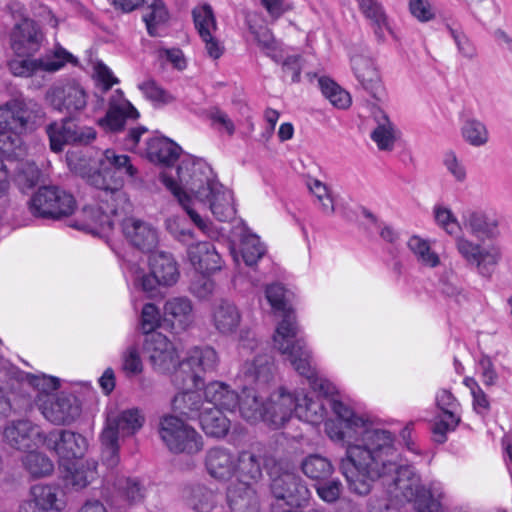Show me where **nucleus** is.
<instances>
[{
	"mask_svg": "<svg viewBox=\"0 0 512 512\" xmlns=\"http://www.w3.org/2000/svg\"><path fill=\"white\" fill-rule=\"evenodd\" d=\"M336 415L325 422V430L333 441L342 442L345 455L339 469L349 489L358 495H367L372 484L382 479L390 493L412 501L422 488L420 478L410 465H398L386 459L394 453L393 437L387 430L375 429L363 417L335 399H326Z\"/></svg>",
	"mask_w": 512,
	"mask_h": 512,
	"instance_id": "nucleus-1",
	"label": "nucleus"
},
{
	"mask_svg": "<svg viewBox=\"0 0 512 512\" xmlns=\"http://www.w3.org/2000/svg\"><path fill=\"white\" fill-rule=\"evenodd\" d=\"M266 298L277 311L284 313L273 337L274 347L286 356L299 375L305 377L310 387L325 397L333 396L335 386L327 379L318 377L316 369L312 366V357L306 344L298 336V326L295 317L287 307L285 289L281 284H272L266 288Z\"/></svg>",
	"mask_w": 512,
	"mask_h": 512,
	"instance_id": "nucleus-2",
	"label": "nucleus"
},
{
	"mask_svg": "<svg viewBox=\"0 0 512 512\" xmlns=\"http://www.w3.org/2000/svg\"><path fill=\"white\" fill-rule=\"evenodd\" d=\"M282 451V445L275 440L256 443L251 450L239 453L236 471L240 482L247 487L258 483L263 478L262 469L266 470V457L281 455ZM229 507L231 512H257L255 491L247 488L244 494L229 495Z\"/></svg>",
	"mask_w": 512,
	"mask_h": 512,
	"instance_id": "nucleus-3",
	"label": "nucleus"
},
{
	"mask_svg": "<svg viewBox=\"0 0 512 512\" xmlns=\"http://www.w3.org/2000/svg\"><path fill=\"white\" fill-rule=\"evenodd\" d=\"M266 472L270 477V490L277 501L290 507H301L308 503L311 492L303 478L295 473L291 459L284 454L266 457Z\"/></svg>",
	"mask_w": 512,
	"mask_h": 512,
	"instance_id": "nucleus-4",
	"label": "nucleus"
},
{
	"mask_svg": "<svg viewBox=\"0 0 512 512\" xmlns=\"http://www.w3.org/2000/svg\"><path fill=\"white\" fill-rule=\"evenodd\" d=\"M144 421V416L137 408L107 416L105 427L100 434L101 461L107 468H115L120 461V436L135 434L143 426Z\"/></svg>",
	"mask_w": 512,
	"mask_h": 512,
	"instance_id": "nucleus-5",
	"label": "nucleus"
},
{
	"mask_svg": "<svg viewBox=\"0 0 512 512\" xmlns=\"http://www.w3.org/2000/svg\"><path fill=\"white\" fill-rule=\"evenodd\" d=\"M168 172L173 173L177 186L185 194H192L198 201L211 196L214 186L220 183L209 164L199 158H185L175 169L161 173Z\"/></svg>",
	"mask_w": 512,
	"mask_h": 512,
	"instance_id": "nucleus-6",
	"label": "nucleus"
},
{
	"mask_svg": "<svg viewBox=\"0 0 512 512\" xmlns=\"http://www.w3.org/2000/svg\"><path fill=\"white\" fill-rule=\"evenodd\" d=\"M30 213L36 218L61 220L76 209L74 196L58 186H42L28 202Z\"/></svg>",
	"mask_w": 512,
	"mask_h": 512,
	"instance_id": "nucleus-7",
	"label": "nucleus"
},
{
	"mask_svg": "<svg viewBox=\"0 0 512 512\" xmlns=\"http://www.w3.org/2000/svg\"><path fill=\"white\" fill-rule=\"evenodd\" d=\"M158 432L167 448L175 454H196L203 449L201 435L174 415L161 418Z\"/></svg>",
	"mask_w": 512,
	"mask_h": 512,
	"instance_id": "nucleus-8",
	"label": "nucleus"
},
{
	"mask_svg": "<svg viewBox=\"0 0 512 512\" xmlns=\"http://www.w3.org/2000/svg\"><path fill=\"white\" fill-rule=\"evenodd\" d=\"M21 57L8 62L9 71L14 76L31 77L38 72L53 73L61 69L67 62H76L74 56L62 47H56L36 59Z\"/></svg>",
	"mask_w": 512,
	"mask_h": 512,
	"instance_id": "nucleus-9",
	"label": "nucleus"
},
{
	"mask_svg": "<svg viewBox=\"0 0 512 512\" xmlns=\"http://www.w3.org/2000/svg\"><path fill=\"white\" fill-rule=\"evenodd\" d=\"M43 113L40 107H30L22 100L14 99L0 106V128H17L26 126H44L58 128L56 122L43 123Z\"/></svg>",
	"mask_w": 512,
	"mask_h": 512,
	"instance_id": "nucleus-10",
	"label": "nucleus"
},
{
	"mask_svg": "<svg viewBox=\"0 0 512 512\" xmlns=\"http://www.w3.org/2000/svg\"><path fill=\"white\" fill-rule=\"evenodd\" d=\"M43 446L53 451L60 460L70 462L81 459L85 455L88 442L80 433L66 429H53L43 438Z\"/></svg>",
	"mask_w": 512,
	"mask_h": 512,
	"instance_id": "nucleus-11",
	"label": "nucleus"
},
{
	"mask_svg": "<svg viewBox=\"0 0 512 512\" xmlns=\"http://www.w3.org/2000/svg\"><path fill=\"white\" fill-rule=\"evenodd\" d=\"M456 248L466 263L475 266L478 273L486 278L491 277L501 258L498 247L483 248L480 244L474 243L465 237L456 239Z\"/></svg>",
	"mask_w": 512,
	"mask_h": 512,
	"instance_id": "nucleus-12",
	"label": "nucleus"
},
{
	"mask_svg": "<svg viewBox=\"0 0 512 512\" xmlns=\"http://www.w3.org/2000/svg\"><path fill=\"white\" fill-rule=\"evenodd\" d=\"M144 350L153 369L161 374L171 373L179 362L173 343L162 333L147 336Z\"/></svg>",
	"mask_w": 512,
	"mask_h": 512,
	"instance_id": "nucleus-13",
	"label": "nucleus"
},
{
	"mask_svg": "<svg viewBox=\"0 0 512 512\" xmlns=\"http://www.w3.org/2000/svg\"><path fill=\"white\" fill-rule=\"evenodd\" d=\"M46 98L55 109L66 110L70 114L84 109L87 104V94L76 81H67L52 86L47 91Z\"/></svg>",
	"mask_w": 512,
	"mask_h": 512,
	"instance_id": "nucleus-14",
	"label": "nucleus"
},
{
	"mask_svg": "<svg viewBox=\"0 0 512 512\" xmlns=\"http://www.w3.org/2000/svg\"><path fill=\"white\" fill-rule=\"evenodd\" d=\"M296 400L298 395L280 387L265 403L263 421L273 429L283 427L293 414L296 416Z\"/></svg>",
	"mask_w": 512,
	"mask_h": 512,
	"instance_id": "nucleus-15",
	"label": "nucleus"
},
{
	"mask_svg": "<svg viewBox=\"0 0 512 512\" xmlns=\"http://www.w3.org/2000/svg\"><path fill=\"white\" fill-rule=\"evenodd\" d=\"M193 322V306L187 297H174L167 300L163 307L162 329L173 335H180Z\"/></svg>",
	"mask_w": 512,
	"mask_h": 512,
	"instance_id": "nucleus-16",
	"label": "nucleus"
},
{
	"mask_svg": "<svg viewBox=\"0 0 512 512\" xmlns=\"http://www.w3.org/2000/svg\"><path fill=\"white\" fill-rule=\"evenodd\" d=\"M3 435L6 443L12 448L28 451L43 445V438L47 433L29 420H18L8 425Z\"/></svg>",
	"mask_w": 512,
	"mask_h": 512,
	"instance_id": "nucleus-17",
	"label": "nucleus"
},
{
	"mask_svg": "<svg viewBox=\"0 0 512 512\" xmlns=\"http://www.w3.org/2000/svg\"><path fill=\"white\" fill-rule=\"evenodd\" d=\"M80 413L78 399L72 394L61 393L48 397L42 405L43 416L55 425H69Z\"/></svg>",
	"mask_w": 512,
	"mask_h": 512,
	"instance_id": "nucleus-18",
	"label": "nucleus"
},
{
	"mask_svg": "<svg viewBox=\"0 0 512 512\" xmlns=\"http://www.w3.org/2000/svg\"><path fill=\"white\" fill-rule=\"evenodd\" d=\"M245 384L265 389L276 374L274 357L271 353H259L252 361H246L241 368Z\"/></svg>",
	"mask_w": 512,
	"mask_h": 512,
	"instance_id": "nucleus-19",
	"label": "nucleus"
},
{
	"mask_svg": "<svg viewBox=\"0 0 512 512\" xmlns=\"http://www.w3.org/2000/svg\"><path fill=\"white\" fill-rule=\"evenodd\" d=\"M127 182L122 176L116 173L112 167L104 163L103 159L99 160V168L96 169V174L92 176L91 186L109 193L113 201L121 204V210L125 211L126 206L130 207L127 195L122 191V188Z\"/></svg>",
	"mask_w": 512,
	"mask_h": 512,
	"instance_id": "nucleus-20",
	"label": "nucleus"
},
{
	"mask_svg": "<svg viewBox=\"0 0 512 512\" xmlns=\"http://www.w3.org/2000/svg\"><path fill=\"white\" fill-rule=\"evenodd\" d=\"M121 228L129 244L142 252H152L158 245L157 230L145 221L126 218L122 221Z\"/></svg>",
	"mask_w": 512,
	"mask_h": 512,
	"instance_id": "nucleus-21",
	"label": "nucleus"
},
{
	"mask_svg": "<svg viewBox=\"0 0 512 512\" xmlns=\"http://www.w3.org/2000/svg\"><path fill=\"white\" fill-rule=\"evenodd\" d=\"M42 34L33 20L23 18L17 22L11 33V47L18 56H28L35 53L41 44Z\"/></svg>",
	"mask_w": 512,
	"mask_h": 512,
	"instance_id": "nucleus-22",
	"label": "nucleus"
},
{
	"mask_svg": "<svg viewBox=\"0 0 512 512\" xmlns=\"http://www.w3.org/2000/svg\"><path fill=\"white\" fill-rule=\"evenodd\" d=\"M351 66L361 86L373 97L377 98L383 91L382 81L374 60L363 53L351 58Z\"/></svg>",
	"mask_w": 512,
	"mask_h": 512,
	"instance_id": "nucleus-23",
	"label": "nucleus"
},
{
	"mask_svg": "<svg viewBox=\"0 0 512 512\" xmlns=\"http://www.w3.org/2000/svg\"><path fill=\"white\" fill-rule=\"evenodd\" d=\"M187 255L193 267L201 274L214 273L222 268V258L210 241L189 245Z\"/></svg>",
	"mask_w": 512,
	"mask_h": 512,
	"instance_id": "nucleus-24",
	"label": "nucleus"
},
{
	"mask_svg": "<svg viewBox=\"0 0 512 512\" xmlns=\"http://www.w3.org/2000/svg\"><path fill=\"white\" fill-rule=\"evenodd\" d=\"M20 376L22 374L19 372L10 379L0 381V418H7L12 413H21L31 406V397L16 393Z\"/></svg>",
	"mask_w": 512,
	"mask_h": 512,
	"instance_id": "nucleus-25",
	"label": "nucleus"
},
{
	"mask_svg": "<svg viewBox=\"0 0 512 512\" xmlns=\"http://www.w3.org/2000/svg\"><path fill=\"white\" fill-rule=\"evenodd\" d=\"M119 209L121 210V204L119 203L112 205V207L108 211H105L100 206H85L82 210V221H76L71 226L80 230H87L90 232H94L97 229H112L113 221L111 215L117 214Z\"/></svg>",
	"mask_w": 512,
	"mask_h": 512,
	"instance_id": "nucleus-26",
	"label": "nucleus"
},
{
	"mask_svg": "<svg viewBox=\"0 0 512 512\" xmlns=\"http://www.w3.org/2000/svg\"><path fill=\"white\" fill-rule=\"evenodd\" d=\"M181 147L167 137H155L147 143V157L151 162L163 164L165 170L174 169L172 165L177 161Z\"/></svg>",
	"mask_w": 512,
	"mask_h": 512,
	"instance_id": "nucleus-27",
	"label": "nucleus"
},
{
	"mask_svg": "<svg viewBox=\"0 0 512 512\" xmlns=\"http://www.w3.org/2000/svg\"><path fill=\"white\" fill-rule=\"evenodd\" d=\"M50 148L53 152H62L66 145L85 146L92 143L96 139V131L88 130H46Z\"/></svg>",
	"mask_w": 512,
	"mask_h": 512,
	"instance_id": "nucleus-28",
	"label": "nucleus"
},
{
	"mask_svg": "<svg viewBox=\"0 0 512 512\" xmlns=\"http://www.w3.org/2000/svg\"><path fill=\"white\" fill-rule=\"evenodd\" d=\"M259 390L257 387L245 384L237 404L241 416L252 423L259 420L263 421L265 413V403Z\"/></svg>",
	"mask_w": 512,
	"mask_h": 512,
	"instance_id": "nucleus-29",
	"label": "nucleus"
},
{
	"mask_svg": "<svg viewBox=\"0 0 512 512\" xmlns=\"http://www.w3.org/2000/svg\"><path fill=\"white\" fill-rule=\"evenodd\" d=\"M149 266L162 286H172L179 278V270L173 256L167 252H156L149 257Z\"/></svg>",
	"mask_w": 512,
	"mask_h": 512,
	"instance_id": "nucleus-30",
	"label": "nucleus"
},
{
	"mask_svg": "<svg viewBox=\"0 0 512 512\" xmlns=\"http://www.w3.org/2000/svg\"><path fill=\"white\" fill-rule=\"evenodd\" d=\"M200 202L208 204L213 215L222 222L228 221L235 216V209L232 204V193L224 189V186L219 183L214 186L211 191V196Z\"/></svg>",
	"mask_w": 512,
	"mask_h": 512,
	"instance_id": "nucleus-31",
	"label": "nucleus"
},
{
	"mask_svg": "<svg viewBox=\"0 0 512 512\" xmlns=\"http://www.w3.org/2000/svg\"><path fill=\"white\" fill-rule=\"evenodd\" d=\"M204 396L207 402L214 404L213 408L233 411L238 404L239 395L223 383L214 381L204 388Z\"/></svg>",
	"mask_w": 512,
	"mask_h": 512,
	"instance_id": "nucleus-32",
	"label": "nucleus"
},
{
	"mask_svg": "<svg viewBox=\"0 0 512 512\" xmlns=\"http://www.w3.org/2000/svg\"><path fill=\"white\" fill-rule=\"evenodd\" d=\"M241 316L237 307L228 300H221L213 310V323L222 334L233 333L240 324Z\"/></svg>",
	"mask_w": 512,
	"mask_h": 512,
	"instance_id": "nucleus-33",
	"label": "nucleus"
},
{
	"mask_svg": "<svg viewBox=\"0 0 512 512\" xmlns=\"http://www.w3.org/2000/svg\"><path fill=\"white\" fill-rule=\"evenodd\" d=\"M199 421L202 430L209 437L224 438L230 430V420L219 408H206Z\"/></svg>",
	"mask_w": 512,
	"mask_h": 512,
	"instance_id": "nucleus-34",
	"label": "nucleus"
},
{
	"mask_svg": "<svg viewBox=\"0 0 512 512\" xmlns=\"http://www.w3.org/2000/svg\"><path fill=\"white\" fill-rule=\"evenodd\" d=\"M205 465L208 473L220 480L229 479L234 469L230 453L223 448L210 449L206 455Z\"/></svg>",
	"mask_w": 512,
	"mask_h": 512,
	"instance_id": "nucleus-35",
	"label": "nucleus"
},
{
	"mask_svg": "<svg viewBox=\"0 0 512 512\" xmlns=\"http://www.w3.org/2000/svg\"><path fill=\"white\" fill-rule=\"evenodd\" d=\"M104 163L112 167L117 174L122 176L128 183L137 184L141 182L138 168L132 163V159L126 154H118L113 149H106L103 153Z\"/></svg>",
	"mask_w": 512,
	"mask_h": 512,
	"instance_id": "nucleus-36",
	"label": "nucleus"
},
{
	"mask_svg": "<svg viewBox=\"0 0 512 512\" xmlns=\"http://www.w3.org/2000/svg\"><path fill=\"white\" fill-rule=\"evenodd\" d=\"M202 405L201 394L192 389L178 393L172 399L173 411L188 420L200 418Z\"/></svg>",
	"mask_w": 512,
	"mask_h": 512,
	"instance_id": "nucleus-37",
	"label": "nucleus"
},
{
	"mask_svg": "<svg viewBox=\"0 0 512 512\" xmlns=\"http://www.w3.org/2000/svg\"><path fill=\"white\" fill-rule=\"evenodd\" d=\"M300 468L305 476L318 482L329 479L334 472V466L330 459L318 453L304 457Z\"/></svg>",
	"mask_w": 512,
	"mask_h": 512,
	"instance_id": "nucleus-38",
	"label": "nucleus"
},
{
	"mask_svg": "<svg viewBox=\"0 0 512 512\" xmlns=\"http://www.w3.org/2000/svg\"><path fill=\"white\" fill-rule=\"evenodd\" d=\"M327 414L324 400L317 396L316 399L308 395H298L296 400V417L311 424L322 422Z\"/></svg>",
	"mask_w": 512,
	"mask_h": 512,
	"instance_id": "nucleus-39",
	"label": "nucleus"
},
{
	"mask_svg": "<svg viewBox=\"0 0 512 512\" xmlns=\"http://www.w3.org/2000/svg\"><path fill=\"white\" fill-rule=\"evenodd\" d=\"M182 498L196 512H209L213 507L212 492L201 484L185 485Z\"/></svg>",
	"mask_w": 512,
	"mask_h": 512,
	"instance_id": "nucleus-40",
	"label": "nucleus"
},
{
	"mask_svg": "<svg viewBox=\"0 0 512 512\" xmlns=\"http://www.w3.org/2000/svg\"><path fill=\"white\" fill-rule=\"evenodd\" d=\"M172 384L182 390L199 389L204 381L196 369L184 359L179 361L175 369L172 370Z\"/></svg>",
	"mask_w": 512,
	"mask_h": 512,
	"instance_id": "nucleus-41",
	"label": "nucleus"
},
{
	"mask_svg": "<svg viewBox=\"0 0 512 512\" xmlns=\"http://www.w3.org/2000/svg\"><path fill=\"white\" fill-rule=\"evenodd\" d=\"M160 182L169 190L172 195L178 200V202L182 205V207L186 210L190 219L201 229L204 230L206 228V224L204 220L200 217V215L191 208V197L185 194L176 184L175 177L173 173H160L159 174Z\"/></svg>",
	"mask_w": 512,
	"mask_h": 512,
	"instance_id": "nucleus-42",
	"label": "nucleus"
},
{
	"mask_svg": "<svg viewBox=\"0 0 512 512\" xmlns=\"http://www.w3.org/2000/svg\"><path fill=\"white\" fill-rule=\"evenodd\" d=\"M464 226L478 239H493L498 235L497 222L489 221L481 212H469L465 216Z\"/></svg>",
	"mask_w": 512,
	"mask_h": 512,
	"instance_id": "nucleus-43",
	"label": "nucleus"
},
{
	"mask_svg": "<svg viewBox=\"0 0 512 512\" xmlns=\"http://www.w3.org/2000/svg\"><path fill=\"white\" fill-rule=\"evenodd\" d=\"M359 8L374 27L378 39H384L385 30L390 31L387 17L377 0H357Z\"/></svg>",
	"mask_w": 512,
	"mask_h": 512,
	"instance_id": "nucleus-44",
	"label": "nucleus"
},
{
	"mask_svg": "<svg viewBox=\"0 0 512 512\" xmlns=\"http://www.w3.org/2000/svg\"><path fill=\"white\" fill-rule=\"evenodd\" d=\"M139 113L136 108L128 101L121 105L111 104L104 118L99 120V125L106 124L108 128H123L127 119H137Z\"/></svg>",
	"mask_w": 512,
	"mask_h": 512,
	"instance_id": "nucleus-45",
	"label": "nucleus"
},
{
	"mask_svg": "<svg viewBox=\"0 0 512 512\" xmlns=\"http://www.w3.org/2000/svg\"><path fill=\"white\" fill-rule=\"evenodd\" d=\"M185 360L198 372L215 371L219 362L217 352L210 346L194 347Z\"/></svg>",
	"mask_w": 512,
	"mask_h": 512,
	"instance_id": "nucleus-46",
	"label": "nucleus"
},
{
	"mask_svg": "<svg viewBox=\"0 0 512 512\" xmlns=\"http://www.w3.org/2000/svg\"><path fill=\"white\" fill-rule=\"evenodd\" d=\"M30 452L22 458V464L25 470L33 478L49 476L54 470V464L51 459L43 453L29 450Z\"/></svg>",
	"mask_w": 512,
	"mask_h": 512,
	"instance_id": "nucleus-47",
	"label": "nucleus"
},
{
	"mask_svg": "<svg viewBox=\"0 0 512 512\" xmlns=\"http://www.w3.org/2000/svg\"><path fill=\"white\" fill-rule=\"evenodd\" d=\"M33 501L28 503L30 509H38L39 512H47L49 509L60 510L57 499V491L49 485H39L32 488Z\"/></svg>",
	"mask_w": 512,
	"mask_h": 512,
	"instance_id": "nucleus-48",
	"label": "nucleus"
},
{
	"mask_svg": "<svg viewBox=\"0 0 512 512\" xmlns=\"http://www.w3.org/2000/svg\"><path fill=\"white\" fill-rule=\"evenodd\" d=\"M318 85L322 94L331 104L339 109L348 108L351 104L350 94L342 89L336 82L328 77L318 78Z\"/></svg>",
	"mask_w": 512,
	"mask_h": 512,
	"instance_id": "nucleus-49",
	"label": "nucleus"
},
{
	"mask_svg": "<svg viewBox=\"0 0 512 512\" xmlns=\"http://www.w3.org/2000/svg\"><path fill=\"white\" fill-rule=\"evenodd\" d=\"M265 247L255 234H245L240 242V254L247 266H254L265 254Z\"/></svg>",
	"mask_w": 512,
	"mask_h": 512,
	"instance_id": "nucleus-50",
	"label": "nucleus"
},
{
	"mask_svg": "<svg viewBox=\"0 0 512 512\" xmlns=\"http://www.w3.org/2000/svg\"><path fill=\"white\" fill-rule=\"evenodd\" d=\"M41 172L39 168L32 162H19L15 168L14 181L22 190L31 189L39 182Z\"/></svg>",
	"mask_w": 512,
	"mask_h": 512,
	"instance_id": "nucleus-51",
	"label": "nucleus"
},
{
	"mask_svg": "<svg viewBox=\"0 0 512 512\" xmlns=\"http://www.w3.org/2000/svg\"><path fill=\"white\" fill-rule=\"evenodd\" d=\"M168 19V12L161 0H154L147 8V12L143 15L146 23L147 31L150 36L158 35V27L165 23Z\"/></svg>",
	"mask_w": 512,
	"mask_h": 512,
	"instance_id": "nucleus-52",
	"label": "nucleus"
},
{
	"mask_svg": "<svg viewBox=\"0 0 512 512\" xmlns=\"http://www.w3.org/2000/svg\"><path fill=\"white\" fill-rule=\"evenodd\" d=\"M22 376L19 377L18 389L23 388L25 384L31 386L38 392L50 393L58 388L59 382L57 378L46 376L44 374L34 375L21 372Z\"/></svg>",
	"mask_w": 512,
	"mask_h": 512,
	"instance_id": "nucleus-53",
	"label": "nucleus"
},
{
	"mask_svg": "<svg viewBox=\"0 0 512 512\" xmlns=\"http://www.w3.org/2000/svg\"><path fill=\"white\" fill-rule=\"evenodd\" d=\"M460 423V417L456 416L452 411H445L442 417H437L431 431L434 441L443 444L447 440V432L454 431Z\"/></svg>",
	"mask_w": 512,
	"mask_h": 512,
	"instance_id": "nucleus-54",
	"label": "nucleus"
},
{
	"mask_svg": "<svg viewBox=\"0 0 512 512\" xmlns=\"http://www.w3.org/2000/svg\"><path fill=\"white\" fill-rule=\"evenodd\" d=\"M195 27L200 37H207L208 32L213 33L216 29V21L213 10L209 5L196 7L192 11Z\"/></svg>",
	"mask_w": 512,
	"mask_h": 512,
	"instance_id": "nucleus-55",
	"label": "nucleus"
},
{
	"mask_svg": "<svg viewBox=\"0 0 512 512\" xmlns=\"http://www.w3.org/2000/svg\"><path fill=\"white\" fill-rule=\"evenodd\" d=\"M409 249L416 255L419 261L430 267L439 264V257L436 253L430 251L428 242L418 236H413L408 241Z\"/></svg>",
	"mask_w": 512,
	"mask_h": 512,
	"instance_id": "nucleus-56",
	"label": "nucleus"
},
{
	"mask_svg": "<svg viewBox=\"0 0 512 512\" xmlns=\"http://www.w3.org/2000/svg\"><path fill=\"white\" fill-rule=\"evenodd\" d=\"M141 327L148 336L153 334L156 328L162 329V316H160L157 306L153 303H147L141 311Z\"/></svg>",
	"mask_w": 512,
	"mask_h": 512,
	"instance_id": "nucleus-57",
	"label": "nucleus"
},
{
	"mask_svg": "<svg viewBox=\"0 0 512 512\" xmlns=\"http://www.w3.org/2000/svg\"><path fill=\"white\" fill-rule=\"evenodd\" d=\"M139 89L147 99L159 104H168L174 100V97L159 86L153 79H148L139 84Z\"/></svg>",
	"mask_w": 512,
	"mask_h": 512,
	"instance_id": "nucleus-58",
	"label": "nucleus"
},
{
	"mask_svg": "<svg viewBox=\"0 0 512 512\" xmlns=\"http://www.w3.org/2000/svg\"><path fill=\"white\" fill-rule=\"evenodd\" d=\"M122 370L127 377L131 378L140 374L143 364L139 350L136 346H129L122 354Z\"/></svg>",
	"mask_w": 512,
	"mask_h": 512,
	"instance_id": "nucleus-59",
	"label": "nucleus"
},
{
	"mask_svg": "<svg viewBox=\"0 0 512 512\" xmlns=\"http://www.w3.org/2000/svg\"><path fill=\"white\" fill-rule=\"evenodd\" d=\"M22 139L16 130H0V152L8 157L19 155Z\"/></svg>",
	"mask_w": 512,
	"mask_h": 512,
	"instance_id": "nucleus-60",
	"label": "nucleus"
},
{
	"mask_svg": "<svg viewBox=\"0 0 512 512\" xmlns=\"http://www.w3.org/2000/svg\"><path fill=\"white\" fill-rule=\"evenodd\" d=\"M317 495L328 504L335 503L342 493V484L339 480H324L316 485Z\"/></svg>",
	"mask_w": 512,
	"mask_h": 512,
	"instance_id": "nucleus-61",
	"label": "nucleus"
},
{
	"mask_svg": "<svg viewBox=\"0 0 512 512\" xmlns=\"http://www.w3.org/2000/svg\"><path fill=\"white\" fill-rule=\"evenodd\" d=\"M67 163L71 171L86 179L87 183L91 185V179L96 174V169L90 165L86 158L67 155Z\"/></svg>",
	"mask_w": 512,
	"mask_h": 512,
	"instance_id": "nucleus-62",
	"label": "nucleus"
},
{
	"mask_svg": "<svg viewBox=\"0 0 512 512\" xmlns=\"http://www.w3.org/2000/svg\"><path fill=\"white\" fill-rule=\"evenodd\" d=\"M412 501L418 512H438L440 509V503L424 487L417 492V496Z\"/></svg>",
	"mask_w": 512,
	"mask_h": 512,
	"instance_id": "nucleus-63",
	"label": "nucleus"
},
{
	"mask_svg": "<svg viewBox=\"0 0 512 512\" xmlns=\"http://www.w3.org/2000/svg\"><path fill=\"white\" fill-rule=\"evenodd\" d=\"M371 139L381 151H392L395 142L400 138L396 130H372Z\"/></svg>",
	"mask_w": 512,
	"mask_h": 512,
	"instance_id": "nucleus-64",
	"label": "nucleus"
}]
</instances>
